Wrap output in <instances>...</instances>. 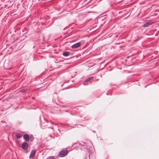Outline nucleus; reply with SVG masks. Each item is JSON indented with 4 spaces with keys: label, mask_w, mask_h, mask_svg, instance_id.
Returning a JSON list of instances; mask_svg holds the SVG:
<instances>
[{
    "label": "nucleus",
    "mask_w": 159,
    "mask_h": 159,
    "mask_svg": "<svg viewBox=\"0 0 159 159\" xmlns=\"http://www.w3.org/2000/svg\"><path fill=\"white\" fill-rule=\"evenodd\" d=\"M81 45V43L80 42H78L76 43H75L72 45L71 46V48H72L75 49L77 48L80 47Z\"/></svg>",
    "instance_id": "nucleus-4"
},
{
    "label": "nucleus",
    "mask_w": 159,
    "mask_h": 159,
    "mask_svg": "<svg viewBox=\"0 0 159 159\" xmlns=\"http://www.w3.org/2000/svg\"><path fill=\"white\" fill-rule=\"evenodd\" d=\"M37 149L33 150L31 152L30 156H29V158L31 159L33 158L35 154L36 153Z\"/></svg>",
    "instance_id": "nucleus-3"
},
{
    "label": "nucleus",
    "mask_w": 159,
    "mask_h": 159,
    "mask_svg": "<svg viewBox=\"0 0 159 159\" xmlns=\"http://www.w3.org/2000/svg\"><path fill=\"white\" fill-rule=\"evenodd\" d=\"M152 22H147V23H146L145 24H144L143 25V27H147L149 25H151L152 24Z\"/></svg>",
    "instance_id": "nucleus-8"
},
{
    "label": "nucleus",
    "mask_w": 159,
    "mask_h": 159,
    "mask_svg": "<svg viewBox=\"0 0 159 159\" xmlns=\"http://www.w3.org/2000/svg\"><path fill=\"white\" fill-rule=\"evenodd\" d=\"M54 156H50L48 157L46 159H54Z\"/></svg>",
    "instance_id": "nucleus-12"
},
{
    "label": "nucleus",
    "mask_w": 159,
    "mask_h": 159,
    "mask_svg": "<svg viewBox=\"0 0 159 159\" xmlns=\"http://www.w3.org/2000/svg\"><path fill=\"white\" fill-rule=\"evenodd\" d=\"M23 138L26 142H28L30 139V137L27 134H25L23 136Z\"/></svg>",
    "instance_id": "nucleus-5"
},
{
    "label": "nucleus",
    "mask_w": 159,
    "mask_h": 159,
    "mask_svg": "<svg viewBox=\"0 0 159 159\" xmlns=\"http://www.w3.org/2000/svg\"><path fill=\"white\" fill-rule=\"evenodd\" d=\"M68 153V151L67 149L61 151L59 154V155L61 157L66 156Z\"/></svg>",
    "instance_id": "nucleus-1"
},
{
    "label": "nucleus",
    "mask_w": 159,
    "mask_h": 159,
    "mask_svg": "<svg viewBox=\"0 0 159 159\" xmlns=\"http://www.w3.org/2000/svg\"><path fill=\"white\" fill-rule=\"evenodd\" d=\"M93 78V77H90L87 79L85 80L84 81V85L88 84V82L90 81Z\"/></svg>",
    "instance_id": "nucleus-6"
},
{
    "label": "nucleus",
    "mask_w": 159,
    "mask_h": 159,
    "mask_svg": "<svg viewBox=\"0 0 159 159\" xmlns=\"http://www.w3.org/2000/svg\"><path fill=\"white\" fill-rule=\"evenodd\" d=\"M87 124V122H85L82 123V124H80V125L83 126H86Z\"/></svg>",
    "instance_id": "nucleus-11"
},
{
    "label": "nucleus",
    "mask_w": 159,
    "mask_h": 159,
    "mask_svg": "<svg viewBox=\"0 0 159 159\" xmlns=\"http://www.w3.org/2000/svg\"><path fill=\"white\" fill-rule=\"evenodd\" d=\"M70 52H64L63 53V55L64 56L67 57L69 55Z\"/></svg>",
    "instance_id": "nucleus-9"
},
{
    "label": "nucleus",
    "mask_w": 159,
    "mask_h": 159,
    "mask_svg": "<svg viewBox=\"0 0 159 159\" xmlns=\"http://www.w3.org/2000/svg\"><path fill=\"white\" fill-rule=\"evenodd\" d=\"M84 120V118L83 120Z\"/></svg>",
    "instance_id": "nucleus-13"
},
{
    "label": "nucleus",
    "mask_w": 159,
    "mask_h": 159,
    "mask_svg": "<svg viewBox=\"0 0 159 159\" xmlns=\"http://www.w3.org/2000/svg\"><path fill=\"white\" fill-rule=\"evenodd\" d=\"M28 146L29 144L26 142H23L21 145V148L24 150H27L28 148Z\"/></svg>",
    "instance_id": "nucleus-2"
},
{
    "label": "nucleus",
    "mask_w": 159,
    "mask_h": 159,
    "mask_svg": "<svg viewBox=\"0 0 159 159\" xmlns=\"http://www.w3.org/2000/svg\"><path fill=\"white\" fill-rule=\"evenodd\" d=\"M30 141H32L34 140V138L32 134H30Z\"/></svg>",
    "instance_id": "nucleus-10"
},
{
    "label": "nucleus",
    "mask_w": 159,
    "mask_h": 159,
    "mask_svg": "<svg viewBox=\"0 0 159 159\" xmlns=\"http://www.w3.org/2000/svg\"><path fill=\"white\" fill-rule=\"evenodd\" d=\"M15 135L17 139L20 138L22 137V135L19 133H16Z\"/></svg>",
    "instance_id": "nucleus-7"
}]
</instances>
